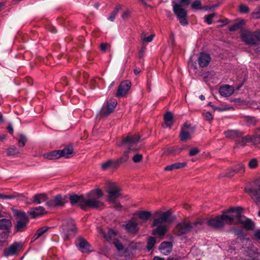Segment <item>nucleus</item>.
Segmentation results:
<instances>
[{"label":"nucleus","mask_w":260,"mask_h":260,"mask_svg":"<svg viewBox=\"0 0 260 260\" xmlns=\"http://www.w3.org/2000/svg\"><path fill=\"white\" fill-rule=\"evenodd\" d=\"M103 195L101 189H96L88 193L86 196L73 194L70 196V200L72 205H78L82 209L87 207L98 208L103 206L99 199Z\"/></svg>","instance_id":"1"},{"label":"nucleus","mask_w":260,"mask_h":260,"mask_svg":"<svg viewBox=\"0 0 260 260\" xmlns=\"http://www.w3.org/2000/svg\"><path fill=\"white\" fill-rule=\"evenodd\" d=\"M120 188L115 183L110 182L108 184L106 191L108 193V201L110 204H114V207L117 210L120 209V204L116 202L120 196Z\"/></svg>","instance_id":"2"},{"label":"nucleus","mask_w":260,"mask_h":260,"mask_svg":"<svg viewBox=\"0 0 260 260\" xmlns=\"http://www.w3.org/2000/svg\"><path fill=\"white\" fill-rule=\"evenodd\" d=\"M242 212L243 209L238 207L231 208L222 213L227 224H238L239 219L242 216Z\"/></svg>","instance_id":"3"},{"label":"nucleus","mask_w":260,"mask_h":260,"mask_svg":"<svg viewBox=\"0 0 260 260\" xmlns=\"http://www.w3.org/2000/svg\"><path fill=\"white\" fill-rule=\"evenodd\" d=\"M154 215L158 216V217L153 220L152 223L153 225L168 224L174 221L175 219V217L172 216L171 212L170 211L166 212L157 211L155 212Z\"/></svg>","instance_id":"4"},{"label":"nucleus","mask_w":260,"mask_h":260,"mask_svg":"<svg viewBox=\"0 0 260 260\" xmlns=\"http://www.w3.org/2000/svg\"><path fill=\"white\" fill-rule=\"evenodd\" d=\"M173 9L174 13L176 15L179 23L183 26H186L188 24L187 19V11L183 8L181 5L177 3H174L173 5Z\"/></svg>","instance_id":"5"},{"label":"nucleus","mask_w":260,"mask_h":260,"mask_svg":"<svg viewBox=\"0 0 260 260\" xmlns=\"http://www.w3.org/2000/svg\"><path fill=\"white\" fill-rule=\"evenodd\" d=\"M241 38L247 45L260 44V31L252 33L249 31H244L241 34Z\"/></svg>","instance_id":"6"},{"label":"nucleus","mask_w":260,"mask_h":260,"mask_svg":"<svg viewBox=\"0 0 260 260\" xmlns=\"http://www.w3.org/2000/svg\"><path fill=\"white\" fill-rule=\"evenodd\" d=\"M76 230L75 224L73 220H69L67 222L64 223L60 229L62 237L64 240L73 236L76 233Z\"/></svg>","instance_id":"7"},{"label":"nucleus","mask_w":260,"mask_h":260,"mask_svg":"<svg viewBox=\"0 0 260 260\" xmlns=\"http://www.w3.org/2000/svg\"><path fill=\"white\" fill-rule=\"evenodd\" d=\"M139 139L140 137L137 135L128 136L123 139L118 145L124 147L129 150H137L139 149V147L137 146V143L139 141Z\"/></svg>","instance_id":"8"},{"label":"nucleus","mask_w":260,"mask_h":260,"mask_svg":"<svg viewBox=\"0 0 260 260\" xmlns=\"http://www.w3.org/2000/svg\"><path fill=\"white\" fill-rule=\"evenodd\" d=\"M247 191L256 204L260 203V181L256 180L253 185L247 189Z\"/></svg>","instance_id":"9"},{"label":"nucleus","mask_w":260,"mask_h":260,"mask_svg":"<svg viewBox=\"0 0 260 260\" xmlns=\"http://www.w3.org/2000/svg\"><path fill=\"white\" fill-rule=\"evenodd\" d=\"M201 222L191 223L186 221H183L178 223L176 227V232L178 235L184 234L188 232L193 226Z\"/></svg>","instance_id":"10"},{"label":"nucleus","mask_w":260,"mask_h":260,"mask_svg":"<svg viewBox=\"0 0 260 260\" xmlns=\"http://www.w3.org/2000/svg\"><path fill=\"white\" fill-rule=\"evenodd\" d=\"M67 202L66 196L62 197L60 194H58L53 199L47 201L46 202V205L49 208L57 207L63 205Z\"/></svg>","instance_id":"11"},{"label":"nucleus","mask_w":260,"mask_h":260,"mask_svg":"<svg viewBox=\"0 0 260 260\" xmlns=\"http://www.w3.org/2000/svg\"><path fill=\"white\" fill-rule=\"evenodd\" d=\"M249 142H252L254 144L260 143V131H258L254 136L247 135L243 137L241 141H237L236 147H239L240 145L244 146Z\"/></svg>","instance_id":"12"},{"label":"nucleus","mask_w":260,"mask_h":260,"mask_svg":"<svg viewBox=\"0 0 260 260\" xmlns=\"http://www.w3.org/2000/svg\"><path fill=\"white\" fill-rule=\"evenodd\" d=\"M207 223L210 226L216 229L221 228L227 224L223 214L209 219Z\"/></svg>","instance_id":"13"},{"label":"nucleus","mask_w":260,"mask_h":260,"mask_svg":"<svg viewBox=\"0 0 260 260\" xmlns=\"http://www.w3.org/2000/svg\"><path fill=\"white\" fill-rule=\"evenodd\" d=\"M117 104L115 99L108 100L106 104L104 105L101 109V115L103 116H107L109 115L114 111Z\"/></svg>","instance_id":"14"},{"label":"nucleus","mask_w":260,"mask_h":260,"mask_svg":"<svg viewBox=\"0 0 260 260\" xmlns=\"http://www.w3.org/2000/svg\"><path fill=\"white\" fill-rule=\"evenodd\" d=\"M22 244L21 243H14L4 250V255L9 257L16 254L18 252Z\"/></svg>","instance_id":"15"},{"label":"nucleus","mask_w":260,"mask_h":260,"mask_svg":"<svg viewBox=\"0 0 260 260\" xmlns=\"http://www.w3.org/2000/svg\"><path fill=\"white\" fill-rule=\"evenodd\" d=\"M131 87V83L128 80H125L121 82L119 86L116 93V96L118 97L123 96L125 95Z\"/></svg>","instance_id":"16"},{"label":"nucleus","mask_w":260,"mask_h":260,"mask_svg":"<svg viewBox=\"0 0 260 260\" xmlns=\"http://www.w3.org/2000/svg\"><path fill=\"white\" fill-rule=\"evenodd\" d=\"M76 245L82 252H89L91 251L89 244L83 238L79 237L76 242Z\"/></svg>","instance_id":"17"},{"label":"nucleus","mask_w":260,"mask_h":260,"mask_svg":"<svg viewBox=\"0 0 260 260\" xmlns=\"http://www.w3.org/2000/svg\"><path fill=\"white\" fill-rule=\"evenodd\" d=\"M124 226L127 232L130 233H136L139 230L138 222L135 218L129 220Z\"/></svg>","instance_id":"18"},{"label":"nucleus","mask_w":260,"mask_h":260,"mask_svg":"<svg viewBox=\"0 0 260 260\" xmlns=\"http://www.w3.org/2000/svg\"><path fill=\"white\" fill-rule=\"evenodd\" d=\"M198 60L199 66L201 68H204L210 63L211 57L209 54L202 52L199 54Z\"/></svg>","instance_id":"19"},{"label":"nucleus","mask_w":260,"mask_h":260,"mask_svg":"<svg viewBox=\"0 0 260 260\" xmlns=\"http://www.w3.org/2000/svg\"><path fill=\"white\" fill-rule=\"evenodd\" d=\"M46 213L45 209L42 206H39L35 208H31L28 211V213L30 216L35 218L41 216Z\"/></svg>","instance_id":"20"},{"label":"nucleus","mask_w":260,"mask_h":260,"mask_svg":"<svg viewBox=\"0 0 260 260\" xmlns=\"http://www.w3.org/2000/svg\"><path fill=\"white\" fill-rule=\"evenodd\" d=\"M225 137L230 139H235L242 137L243 133L238 129H229L224 132Z\"/></svg>","instance_id":"21"},{"label":"nucleus","mask_w":260,"mask_h":260,"mask_svg":"<svg viewBox=\"0 0 260 260\" xmlns=\"http://www.w3.org/2000/svg\"><path fill=\"white\" fill-rule=\"evenodd\" d=\"M173 244L171 242H163L161 243L159 249L161 253L167 255L169 254L172 250Z\"/></svg>","instance_id":"22"},{"label":"nucleus","mask_w":260,"mask_h":260,"mask_svg":"<svg viewBox=\"0 0 260 260\" xmlns=\"http://www.w3.org/2000/svg\"><path fill=\"white\" fill-rule=\"evenodd\" d=\"M239 223L247 230H253L254 227V223L251 220L242 216L239 219L238 224Z\"/></svg>","instance_id":"23"},{"label":"nucleus","mask_w":260,"mask_h":260,"mask_svg":"<svg viewBox=\"0 0 260 260\" xmlns=\"http://www.w3.org/2000/svg\"><path fill=\"white\" fill-rule=\"evenodd\" d=\"M234 92V88L230 85H225L221 86L219 89V93L223 96H229Z\"/></svg>","instance_id":"24"},{"label":"nucleus","mask_w":260,"mask_h":260,"mask_svg":"<svg viewBox=\"0 0 260 260\" xmlns=\"http://www.w3.org/2000/svg\"><path fill=\"white\" fill-rule=\"evenodd\" d=\"M244 172V167L241 164H238L234 170L229 169L225 173V176L228 177L233 176L235 173L242 174Z\"/></svg>","instance_id":"25"},{"label":"nucleus","mask_w":260,"mask_h":260,"mask_svg":"<svg viewBox=\"0 0 260 260\" xmlns=\"http://www.w3.org/2000/svg\"><path fill=\"white\" fill-rule=\"evenodd\" d=\"M156 228L152 230L153 235H158L159 236H164L167 231L168 226L167 225L160 224L159 225H154Z\"/></svg>","instance_id":"26"},{"label":"nucleus","mask_w":260,"mask_h":260,"mask_svg":"<svg viewBox=\"0 0 260 260\" xmlns=\"http://www.w3.org/2000/svg\"><path fill=\"white\" fill-rule=\"evenodd\" d=\"M99 234H101L102 236L108 241L111 240L116 235V233L113 230H109L107 233H106L102 229H99L98 231Z\"/></svg>","instance_id":"27"},{"label":"nucleus","mask_w":260,"mask_h":260,"mask_svg":"<svg viewBox=\"0 0 260 260\" xmlns=\"http://www.w3.org/2000/svg\"><path fill=\"white\" fill-rule=\"evenodd\" d=\"M60 157L69 158L73 155V149L72 146H68L62 150H59Z\"/></svg>","instance_id":"28"},{"label":"nucleus","mask_w":260,"mask_h":260,"mask_svg":"<svg viewBox=\"0 0 260 260\" xmlns=\"http://www.w3.org/2000/svg\"><path fill=\"white\" fill-rule=\"evenodd\" d=\"M186 165L187 164L186 162H177L167 166L164 168V170L166 171H171L175 169H179L184 168L186 166Z\"/></svg>","instance_id":"29"},{"label":"nucleus","mask_w":260,"mask_h":260,"mask_svg":"<svg viewBox=\"0 0 260 260\" xmlns=\"http://www.w3.org/2000/svg\"><path fill=\"white\" fill-rule=\"evenodd\" d=\"M47 194L44 193L36 194L34 196L33 203L36 204H40L43 202H47Z\"/></svg>","instance_id":"30"},{"label":"nucleus","mask_w":260,"mask_h":260,"mask_svg":"<svg viewBox=\"0 0 260 260\" xmlns=\"http://www.w3.org/2000/svg\"><path fill=\"white\" fill-rule=\"evenodd\" d=\"M140 219L142 220L145 221H147L151 217V212L147 211H137L135 214Z\"/></svg>","instance_id":"31"},{"label":"nucleus","mask_w":260,"mask_h":260,"mask_svg":"<svg viewBox=\"0 0 260 260\" xmlns=\"http://www.w3.org/2000/svg\"><path fill=\"white\" fill-rule=\"evenodd\" d=\"M43 156L44 158L50 160L56 159L61 157L59 150L44 153Z\"/></svg>","instance_id":"32"},{"label":"nucleus","mask_w":260,"mask_h":260,"mask_svg":"<svg viewBox=\"0 0 260 260\" xmlns=\"http://www.w3.org/2000/svg\"><path fill=\"white\" fill-rule=\"evenodd\" d=\"M28 222V219H17L16 229L17 231H22L26 227Z\"/></svg>","instance_id":"33"},{"label":"nucleus","mask_w":260,"mask_h":260,"mask_svg":"<svg viewBox=\"0 0 260 260\" xmlns=\"http://www.w3.org/2000/svg\"><path fill=\"white\" fill-rule=\"evenodd\" d=\"M173 115L171 112H168L164 116V120L167 126L170 127L173 124Z\"/></svg>","instance_id":"34"},{"label":"nucleus","mask_w":260,"mask_h":260,"mask_svg":"<svg viewBox=\"0 0 260 260\" xmlns=\"http://www.w3.org/2000/svg\"><path fill=\"white\" fill-rule=\"evenodd\" d=\"M49 228L48 226H44L40 229H39L35 234L33 237V239L34 240H37L39 237H40L43 234H44L45 232H46Z\"/></svg>","instance_id":"35"},{"label":"nucleus","mask_w":260,"mask_h":260,"mask_svg":"<svg viewBox=\"0 0 260 260\" xmlns=\"http://www.w3.org/2000/svg\"><path fill=\"white\" fill-rule=\"evenodd\" d=\"M11 225V222L8 219L0 220V229L7 230Z\"/></svg>","instance_id":"36"},{"label":"nucleus","mask_w":260,"mask_h":260,"mask_svg":"<svg viewBox=\"0 0 260 260\" xmlns=\"http://www.w3.org/2000/svg\"><path fill=\"white\" fill-rule=\"evenodd\" d=\"M190 4L191 5V9L194 11H197L202 9L200 0H196Z\"/></svg>","instance_id":"37"},{"label":"nucleus","mask_w":260,"mask_h":260,"mask_svg":"<svg viewBox=\"0 0 260 260\" xmlns=\"http://www.w3.org/2000/svg\"><path fill=\"white\" fill-rule=\"evenodd\" d=\"M250 252L248 254L250 258L254 259L259 256V253L257 252V249L254 247H251L249 250Z\"/></svg>","instance_id":"38"},{"label":"nucleus","mask_w":260,"mask_h":260,"mask_svg":"<svg viewBox=\"0 0 260 260\" xmlns=\"http://www.w3.org/2000/svg\"><path fill=\"white\" fill-rule=\"evenodd\" d=\"M14 214L18 218V219H28L26 213L21 210H15Z\"/></svg>","instance_id":"39"},{"label":"nucleus","mask_w":260,"mask_h":260,"mask_svg":"<svg viewBox=\"0 0 260 260\" xmlns=\"http://www.w3.org/2000/svg\"><path fill=\"white\" fill-rule=\"evenodd\" d=\"M6 152L7 155L12 156L18 153L19 151L15 146H12L7 149Z\"/></svg>","instance_id":"40"},{"label":"nucleus","mask_w":260,"mask_h":260,"mask_svg":"<svg viewBox=\"0 0 260 260\" xmlns=\"http://www.w3.org/2000/svg\"><path fill=\"white\" fill-rule=\"evenodd\" d=\"M128 153V151H125L123 155L120 158H119L115 163L117 165H118L119 164L126 161L129 158Z\"/></svg>","instance_id":"41"},{"label":"nucleus","mask_w":260,"mask_h":260,"mask_svg":"<svg viewBox=\"0 0 260 260\" xmlns=\"http://www.w3.org/2000/svg\"><path fill=\"white\" fill-rule=\"evenodd\" d=\"M121 6H117L112 12L111 15L108 18V19L111 21H113L115 16L117 15L119 10L120 9Z\"/></svg>","instance_id":"42"},{"label":"nucleus","mask_w":260,"mask_h":260,"mask_svg":"<svg viewBox=\"0 0 260 260\" xmlns=\"http://www.w3.org/2000/svg\"><path fill=\"white\" fill-rule=\"evenodd\" d=\"M155 242L156 240L155 238L151 237L149 238L147 246L148 250H150L153 247Z\"/></svg>","instance_id":"43"},{"label":"nucleus","mask_w":260,"mask_h":260,"mask_svg":"<svg viewBox=\"0 0 260 260\" xmlns=\"http://www.w3.org/2000/svg\"><path fill=\"white\" fill-rule=\"evenodd\" d=\"M190 134L189 132L182 131L180 134V139L182 141H184L190 137Z\"/></svg>","instance_id":"44"},{"label":"nucleus","mask_w":260,"mask_h":260,"mask_svg":"<svg viewBox=\"0 0 260 260\" xmlns=\"http://www.w3.org/2000/svg\"><path fill=\"white\" fill-rule=\"evenodd\" d=\"M154 36V34H152L148 37H145L144 35H143L141 37V40L143 42L149 43L153 40Z\"/></svg>","instance_id":"45"},{"label":"nucleus","mask_w":260,"mask_h":260,"mask_svg":"<svg viewBox=\"0 0 260 260\" xmlns=\"http://www.w3.org/2000/svg\"><path fill=\"white\" fill-rule=\"evenodd\" d=\"M114 165V166H116V164H114V162L113 161L109 160L103 163L102 165V168L103 170H106Z\"/></svg>","instance_id":"46"},{"label":"nucleus","mask_w":260,"mask_h":260,"mask_svg":"<svg viewBox=\"0 0 260 260\" xmlns=\"http://www.w3.org/2000/svg\"><path fill=\"white\" fill-rule=\"evenodd\" d=\"M257 166V161L255 158L251 159L248 163V167L250 169H255Z\"/></svg>","instance_id":"47"},{"label":"nucleus","mask_w":260,"mask_h":260,"mask_svg":"<svg viewBox=\"0 0 260 260\" xmlns=\"http://www.w3.org/2000/svg\"><path fill=\"white\" fill-rule=\"evenodd\" d=\"M215 16L214 13L210 14L205 16V21L208 24H211L212 23V19Z\"/></svg>","instance_id":"48"},{"label":"nucleus","mask_w":260,"mask_h":260,"mask_svg":"<svg viewBox=\"0 0 260 260\" xmlns=\"http://www.w3.org/2000/svg\"><path fill=\"white\" fill-rule=\"evenodd\" d=\"M143 158V156L141 154L137 153L134 155L132 157V159L135 162H140Z\"/></svg>","instance_id":"49"},{"label":"nucleus","mask_w":260,"mask_h":260,"mask_svg":"<svg viewBox=\"0 0 260 260\" xmlns=\"http://www.w3.org/2000/svg\"><path fill=\"white\" fill-rule=\"evenodd\" d=\"M114 244L118 250L123 249V246L121 242L117 239H115L114 241Z\"/></svg>","instance_id":"50"},{"label":"nucleus","mask_w":260,"mask_h":260,"mask_svg":"<svg viewBox=\"0 0 260 260\" xmlns=\"http://www.w3.org/2000/svg\"><path fill=\"white\" fill-rule=\"evenodd\" d=\"M16 198V196L15 195L11 194V195H5L2 193H0V199H4V200H11L13 199Z\"/></svg>","instance_id":"51"},{"label":"nucleus","mask_w":260,"mask_h":260,"mask_svg":"<svg viewBox=\"0 0 260 260\" xmlns=\"http://www.w3.org/2000/svg\"><path fill=\"white\" fill-rule=\"evenodd\" d=\"M199 152V149L197 147H194L191 149L189 151V155L193 156L197 155Z\"/></svg>","instance_id":"52"},{"label":"nucleus","mask_w":260,"mask_h":260,"mask_svg":"<svg viewBox=\"0 0 260 260\" xmlns=\"http://www.w3.org/2000/svg\"><path fill=\"white\" fill-rule=\"evenodd\" d=\"M239 11L241 13H246L249 11V8L244 5H241L239 7Z\"/></svg>","instance_id":"53"},{"label":"nucleus","mask_w":260,"mask_h":260,"mask_svg":"<svg viewBox=\"0 0 260 260\" xmlns=\"http://www.w3.org/2000/svg\"><path fill=\"white\" fill-rule=\"evenodd\" d=\"M129 248L133 249H137L141 248V243H136L134 242H132L129 245Z\"/></svg>","instance_id":"54"},{"label":"nucleus","mask_w":260,"mask_h":260,"mask_svg":"<svg viewBox=\"0 0 260 260\" xmlns=\"http://www.w3.org/2000/svg\"><path fill=\"white\" fill-rule=\"evenodd\" d=\"M26 140V138L24 136L20 135V139L18 141L19 146H24L25 144Z\"/></svg>","instance_id":"55"},{"label":"nucleus","mask_w":260,"mask_h":260,"mask_svg":"<svg viewBox=\"0 0 260 260\" xmlns=\"http://www.w3.org/2000/svg\"><path fill=\"white\" fill-rule=\"evenodd\" d=\"M240 28V24H235L234 25H231L229 27V29L230 31H235Z\"/></svg>","instance_id":"56"},{"label":"nucleus","mask_w":260,"mask_h":260,"mask_svg":"<svg viewBox=\"0 0 260 260\" xmlns=\"http://www.w3.org/2000/svg\"><path fill=\"white\" fill-rule=\"evenodd\" d=\"M252 17L255 19L260 18V10L253 12L252 14Z\"/></svg>","instance_id":"57"},{"label":"nucleus","mask_w":260,"mask_h":260,"mask_svg":"<svg viewBox=\"0 0 260 260\" xmlns=\"http://www.w3.org/2000/svg\"><path fill=\"white\" fill-rule=\"evenodd\" d=\"M175 151V149L173 147H170V148H168L166 152H165V153L166 154H173L174 153Z\"/></svg>","instance_id":"58"},{"label":"nucleus","mask_w":260,"mask_h":260,"mask_svg":"<svg viewBox=\"0 0 260 260\" xmlns=\"http://www.w3.org/2000/svg\"><path fill=\"white\" fill-rule=\"evenodd\" d=\"M204 116H205L206 119L208 121H211L213 118V116H212V114L210 112H206L204 114Z\"/></svg>","instance_id":"59"},{"label":"nucleus","mask_w":260,"mask_h":260,"mask_svg":"<svg viewBox=\"0 0 260 260\" xmlns=\"http://www.w3.org/2000/svg\"><path fill=\"white\" fill-rule=\"evenodd\" d=\"M107 46H108V44L102 43L100 46V48L102 51H105L106 50Z\"/></svg>","instance_id":"60"},{"label":"nucleus","mask_w":260,"mask_h":260,"mask_svg":"<svg viewBox=\"0 0 260 260\" xmlns=\"http://www.w3.org/2000/svg\"><path fill=\"white\" fill-rule=\"evenodd\" d=\"M8 131L11 134H13V128L12 125L11 124H10L8 125Z\"/></svg>","instance_id":"61"},{"label":"nucleus","mask_w":260,"mask_h":260,"mask_svg":"<svg viewBox=\"0 0 260 260\" xmlns=\"http://www.w3.org/2000/svg\"><path fill=\"white\" fill-rule=\"evenodd\" d=\"M255 237L258 240H260V230H257L255 232Z\"/></svg>","instance_id":"62"},{"label":"nucleus","mask_w":260,"mask_h":260,"mask_svg":"<svg viewBox=\"0 0 260 260\" xmlns=\"http://www.w3.org/2000/svg\"><path fill=\"white\" fill-rule=\"evenodd\" d=\"M128 15H129V12L128 11H125V12L123 13L122 15V17L123 19H125V18L127 17Z\"/></svg>","instance_id":"63"},{"label":"nucleus","mask_w":260,"mask_h":260,"mask_svg":"<svg viewBox=\"0 0 260 260\" xmlns=\"http://www.w3.org/2000/svg\"><path fill=\"white\" fill-rule=\"evenodd\" d=\"M141 72V70L140 68H136L135 69H134V73L135 75H138V74H139Z\"/></svg>","instance_id":"64"}]
</instances>
